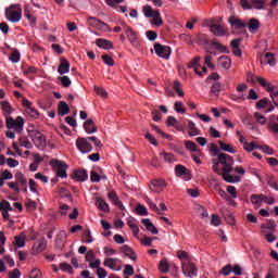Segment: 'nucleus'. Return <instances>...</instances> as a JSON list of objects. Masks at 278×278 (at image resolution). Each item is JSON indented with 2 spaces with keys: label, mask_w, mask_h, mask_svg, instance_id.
I'll list each match as a JSON object with an SVG mask.
<instances>
[{
  "label": "nucleus",
  "mask_w": 278,
  "mask_h": 278,
  "mask_svg": "<svg viewBox=\"0 0 278 278\" xmlns=\"http://www.w3.org/2000/svg\"><path fill=\"white\" fill-rule=\"evenodd\" d=\"M218 144H219L222 151H226V153H237L236 148H233L229 143H225L224 141H218Z\"/></svg>",
  "instance_id": "58836bf2"
},
{
  "label": "nucleus",
  "mask_w": 278,
  "mask_h": 278,
  "mask_svg": "<svg viewBox=\"0 0 278 278\" xmlns=\"http://www.w3.org/2000/svg\"><path fill=\"white\" fill-rule=\"evenodd\" d=\"M125 34L129 42H136V40H138V35L136 34V31H134V29H131V27L127 26L125 29Z\"/></svg>",
  "instance_id": "e433bc0d"
},
{
  "label": "nucleus",
  "mask_w": 278,
  "mask_h": 278,
  "mask_svg": "<svg viewBox=\"0 0 278 278\" xmlns=\"http://www.w3.org/2000/svg\"><path fill=\"white\" fill-rule=\"evenodd\" d=\"M87 25H89V27H93V29H99L100 31H111L110 26L105 24V22L94 16H89L87 18Z\"/></svg>",
  "instance_id": "423d86ee"
},
{
  "label": "nucleus",
  "mask_w": 278,
  "mask_h": 278,
  "mask_svg": "<svg viewBox=\"0 0 278 278\" xmlns=\"http://www.w3.org/2000/svg\"><path fill=\"white\" fill-rule=\"evenodd\" d=\"M152 131H155L156 134H160V136H162V138H165L166 140H170V135H166L165 132H163L160 127H157V125H152Z\"/></svg>",
  "instance_id": "052dcab7"
},
{
  "label": "nucleus",
  "mask_w": 278,
  "mask_h": 278,
  "mask_svg": "<svg viewBox=\"0 0 278 278\" xmlns=\"http://www.w3.org/2000/svg\"><path fill=\"white\" fill-rule=\"evenodd\" d=\"M7 127L8 129H14L16 134H21V131H23V127H25V121L21 116H17L16 119L7 117Z\"/></svg>",
  "instance_id": "39448f33"
},
{
  "label": "nucleus",
  "mask_w": 278,
  "mask_h": 278,
  "mask_svg": "<svg viewBox=\"0 0 278 278\" xmlns=\"http://www.w3.org/2000/svg\"><path fill=\"white\" fill-rule=\"evenodd\" d=\"M244 151H248L249 153H251V151H255V149H260V144H257L255 141L252 142H248L244 144L243 147Z\"/></svg>",
  "instance_id": "09e8293b"
},
{
  "label": "nucleus",
  "mask_w": 278,
  "mask_h": 278,
  "mask_svg": "<svg viewBox=\"0 0 278 278\" xmlns=\"http://www.w3.org/2000/svg\"><path fill=\"white\" fill-rule=\"evenodd\" d=\"M119 251L122 253H124V255L126 257H129V260H132V262H136V260L138 258V256L136 255V252L134 251V249H131V247L129 245H122L119 248Z\"/></svg>",
  "instance_id": "2eb2a0df"
},
{
  "label": "nucleus",
  "mask_w": 278,
  "mask_h": 278,
  "mask_svg": "<svg viewBox=\"0 0 278 278\" xmlns=\"http://www.w3.org/2000/svg\"><path fill=\"white\" fill-rule=\"evenodd\" d=\"M14 244H15L16 249H23V247H25V235L22 233L20 236H16Z\"/></svg>",
  "instance_id": "a19ab883"
},
{
  "label": "nucleus",
  "mask_w": 278,
  "mask_h": 278,
  "mask_svg": "<svg viewBox=\"0 0 278 278\" xmlns=\"http://www.w3.org/2000/svg\"><path fill=\"white\" fill-rule=\"evenodd\" d=\"M9 60L13 64H18V62H21V52L17 49L13 50L11 58H9Z\"/></svg>",
  "instance_id": "79ce46f5"
},
{
  "label": "nucleus",
  "mask_w": 278,
  "mask_h": 278,
  "mask_svg": "<svg viewBox=\"0 0 278 278\" xmlns=\"http://www.w3.org/2000/svg\"><path fill=\"white\" fill-rule=\"evenodd\" d=\"M92 144L94 147H101V141L97 137H80L76 140V148L80 153H90L92 151Z\"/></svg>",
  "instance_id": "f03ea898"
},
{
  "label": "nucleus",
  "mask_w": 278,
  "mask_h": 278,
  "mask_svg": "<svg viewBox=\"0 0 278 278\" xmlns=\"http://www.w3.org/2000/svg\"><path fill=\"white\" fill-rule=\"evenodd\" d=\"M93 90L98 97H101V99H108V91L103 87H93Z\"/></svg>",
  "instance_id": "37998d69"
},
{
  "label": "nucleus",
  "mask_w": 278,
  "mask_h": 278,
  "mask_svg": "<svg viewBox=\"0 0 278 278\" xmlns=\"http://www.w3.org/2000/svg\"><path fill=\"white\" fill-rule=\"evenodd\" d=\"M102 60L106 66H114V59H112V56L104 54L102 55Z\"/></svg>",
  "instance_id": "774afa93"
},
{
  "label": "nucleus",
  "mask_w": 278,
  "mask_h": 278,
  "mask_svg": "<svg viewBox=\"0 0 278 278\" xmlns=\"http://www.w3.org/2000/svg\"><path fill=\"white\" fill-rule=\"evenodd\" d=\"M84 129H85L86 134H97V125H94V121L87 119L84 123Z\"/></svg>",
  "instance_id": "b1692460"
},
{
  "label": "nucleus",
  "mask_w": 278,
  "mask_h": 278,
  "mask_svg": "<svg viewBox=\"0 0 278 278\" xmlns=\"http://www.w3.org/2000/svg\"><path fill=\"white\" fill-rule=\"evenodd\" d=\"M71 112V108H68V104L64 101H61L59 103V114L60 116H66Z\"/></svg>",
  "instance_id": "c9c22d12"
},
{
  "label": "nucleus",
  "mask_w": 278,
  "mask_h": 278,
  "mask_svg": "<svg viewBox=\"0 0 278 278\" xmlns=\"http://www.w3.org/2000/svg\"><path fill=\"white\" fill-rule=\"evenodd\" d=\"M269 131L278 140V124H269Z\"/></svg>",
  "instance_id": "0e129e2a"
},
{
  "label": "nucleus",
  "mask_w": 278,
  "mask_h": 278,
  "mask_svg": "<svg viewBox=\"0 0 278 278\" xmlns=\"http://www.w3.org/2000/svg\"><path fill=\"white\" fill-rule=\"evenodd\" d=\"M211 47H214L215 49H217V51H219V53H229V48H227V46H223L218 42V39H213L211 41Z\"/></svg>",
  "instance_id": "2f4dec72"
},
{
  "label": "nucleus",
  "mask_w": 278,
  "mask_h": 278,
  "mask_svg": "<svg viewBox=\"0 0 278 278\" xmlns=\"http://www.w3.org/2000/svg\"><path fill=\"white\" fill-rule=\"evenodd\" d=\"M200 60V56H195L189 63V68H194V73H197L200 77H203V75H207V67L199 65Z\"/></svg>",
  "instance_id": "9d476101"
},
{
  "label": "nucleus",
  "mask_w": 278,
  "mask_h": 278,
  "mask_svg": "<svg viewBox=\"0 0 278 278\" xmlns=\"http://www.w3.org/2000/svg\"><path fill=\"white\" fill-rule=\"evenodd\" d=\"M240 5L243 10H253V2L251 0H240Z\"/></svg>",
  "instance_id": "4d7b16f0"
},
{
  "label": "nucleus",
  "mask_w": 278,
  "mask_h": 278,
  "mask_svg": "<svg viewBox=\"0 0 278 278\" xmlns=\"http://www.w3.org/2000/svg\"><path fill=\"white\" fill-rule=\"evenodd\" d=\"M228 23L231 25L232 29H242V27H245V22L236 16L230 17Z\"/></svg>",
  "instance_id": "412c9836"
},
{
  "label": "nucleus",
  "mask_w": 278,
  "mask_h": 278,
  "mask_svg": "<svg viewBox=\"0 0 278 278\" xmlns=\"http://www.w3.org/2000/svg\"><path fill=\"white\" fill-rule=\"evenodd\" d=\"M154 52L157 58H162L163 60H170V54L173 50L168 46H163L162 43L154 45Z\"/></svg>",
  "instance_id": "0eeeda50"
},
{
  "label": "nucleus",
  "mask_w": 278,
  "mask_h": 278,
  "mask_svg": "<svg viewBox=\"0 0 278 278\" xmlns=\"http://www.w3.org/2000/svg\"><path fill=\"white\" fill-rule=\"evenodd\" d=\"M20 147L24 149H31V142L26 137L20 138Z\"/></svg>",
  "instance_id": "6e6d98bb"
},
{
  "label": "nucleus",
  "mask_w": 278,
  "mask_h": 278,
  "mask_svg": "<svg viewBox=\"0 0 278 278\" xmlns=\"http://www.w3.org/2000/svg\"><path fill=\"white\" fill-rule=\"evenodd\" d=\"M35 179H37L38 181H41L42 184H49V176L42 173L35 174Z\"/></svg>",
  "instance_id": "13d9d810"
},
{
  "label": "nucleus",
  "mask_w": 278,
  "mask_h": 278,
  "mask_svg": "<svg viewBox=\"0 0 278 278\" xmlns=\"http://www.w3.org/2000/svg\"><path fill=\"white\" fill-rule=\"evenodd\" d=\"M15 182H17L20 188H27V178L23 173L15 174Z\"/></svg>",
  "instance_id": "7c9ffc66"
},
{
  "label": "nucleus",
  "mask_w": 278,
  "mask_h": 278,
  "mask_svg": "<svg viewBox=\"0 0 278 278\" xmlns=\"http://www.w3.org/2000/svg\"><path fill=\"white\" fill-rule=\"evenodd\" d=\"M166 186H168V184H166L164 178H155L150 182V190L151 192H156L160 194V192H164Z\"/></svg>",
  "instance_id": "1a4fd4ad"
},
{
  "label": "nucleus",
  "mask_w": 278,
  "mask_h": 278,
  "mask_svg": "<svg viewBox=\"0 0 278 278\" xmlns=\"http://www.w3.org/2000/svg\"><path fill=\"white\" fill-rule=\"evenodd\" d=\"M182 273L186 277H197V266L189 260L182 262Z\"/></svg>",
  "instance_id": "f8f14e48"
},
{
  "label": "nucleus",
  "mask_w": 278,
  "mask_h": 278,
  "mask_svg": "<svg viewBox=\"0 0 278 278\" xmlns=\"http://www.w3.org/2000/svg\"><path fill=\"white\" fill-rule=\"evenodd\" d=\"M151 25H155V27H162V25H164V21L162 20V15L159 10L154 11V14L152 15Z\"/></svg>",
  "instance_id": "393cba45"
},
{
  "label": "nucleus",
  "mask_w": 278,
  "mask_h": 278,
  "mask_svg": "<svg viewBox=\"0 0 278 278\" xmlns=\"http://www.w3.org/2000/svg\"><path fill=\"white\" fill-rule=\"evenodd\" d=\"M142 225H144L146 229L150 231V233H152L153 236H157V233H160V231L157 230V227L153 225V222H151V219L143 218Z\"/></svg>",
  "instance_id": "aec40b11"
},
{
  "label": "nucleus",
  "mask_w": 278,
  "mask_h": 278,
  "mask_svg": "<svg viewBox=\"0 0 278 278\" xmlns=\"http://www.w3.org/2000/svg\"><path fill=\"white\" fill-rule=\"evenodd\" d=\"M59 80L61 81V85L63 86V88H68L72 84L71 78L68 76L59 77Z\"/></svg>",
  "instance_id": "680f3d73"
},
{
  "label": "nucleus",
  "mask_w": 278,
  "mask_h": 278,
  "mask_svg": "<svg viewBox=\"0 0 278 278\" xmlns=\"http://www.w3.org/2000/svg\"><path fill=\"white\" fill-rule=\"evenodd\" d=\"M143 14L147 18H152V16L155 14V11L151 5L143 7Z\"/></svg>",
  "instance_id": "603ef678"
},
{
  "label": "nucleus",
  "mask_w": 278,
  "mask_h": 278,
  "mask_svg": "<svg viewBox=\"0 0 278 278\" xmlns=\"http://www.w3.org/2000/svg\"><path fill=\"white\" fill-rule=\"evenodd\" d=\"M84 240L86 244H92V242H94V239L92 238V232H90V230H85Z\"/></svg>",
  "instance_id": "5fc2aeb1"
},
{
  "label": "nucleus",
  "mask_w": 278,
  "mask_h": 278,
  "mask_svg": "<svg viewBox=\"0 0 278 278\" xmlns=\"http://www.w3.org/2000/svg\"><path fill=\"white\" fill-rule=\"evenodd\" d=\"M185 147L186 149H188V151H191V153H198V155H200L201 153V150H199L197 143H194L193 141L187 140L185 142Z\"/></svg>",
  "instance_id": "4c0bfd02"
},
{
  "label": "nucleus",
  "mask_w": 278,
  "mask_h": 278,
  "mask_svg": "<svg viewBox=\"0 0 278 278\" xmlns=\"http://www.w3.org/2000/svg\"><path fill=\"white\" fill-rule=\"evenodd\" d=\"M255 80L264 88L267 92H269V96L271 92H275V86L273 84L266 81L264 77L262 76H256Z\"/></svg>",
  "instance_id": "dca6fc26"
},
{
  "label": "nucleus",
  "mask_w": 278,
  "mask_h": 278,
  "mask_svg": "<svg viewBox=\"0 0 278 278\" xmlns=\"http://www.w3.org/2000/svg\"><path fill=\"white\" fill-rule=\"evenodd\" d=\"M211 31L214 36H219V37H223L227 34V30H225V28L218 24L211 25Z\"/></svg>",
  "instance_id": "bb28decb"
},
{
  "label": "nucleus",
  "mask_w": 278,
  "mask_h": 278,
  "mask_svg": "<svg viewBox=\"0 0 278 278\" xmlns=\"http://www.w3.org/2000/svg\"><path fill=\"white\" fill-rule=\"evenodd\" d=\"M222 90L223 85L220 83H214L211 87V92L216 96H219Z\"/></svg>",
  "instance_id": "de8ad7c7"
},
{
  "label": "nucleus",
  "mask_w": 278,
  "mask_h": 278,
  "mask_svg": "<svg viewBox=\"0 0 278 278\" xmlns=\"http://www.w3.org/2000/svg\"><path fill=\"white\" fill-rule=\"evenodd\" d=\"M75 181H87L88 180V170L79 169L74 173Z\"/></svg>",
  "instance_id": "c756f323"
},
{
  "label": "nucleus",
  "mask_w": 278,
  "mask_h": 278,
  "mask_svg": "<svg viewBox=\"0 0 278 278\" xmlns=\"http://www.w3.org/2000/svg\"><path fill=\"white\" fill-rule=\"evenodd\" d=\"M261 64L262 66H275V64H277L275 54L267 52L264 56H262Z\"/></svg>",
  "instance_id": "4468645a"
},
{
  "label": "nucleus",
  "mask_w": 278,
  "mask_h": 278,
  "mask_svg": "<svg viewBox=\"0 0 278 278\" xmlns=\"http://www.w3.org/2000/svg\"><path fill=\"white\" fill-rule=\"evenodd\" d=\"M13 178H14V175L10 170L5 169L1 172L0 188L5 184V180L13 179Z\"/></svg>",
  "instance_id": "f704fd0d"
},
{
  "label": "nucleus",
  "mask_w": 278,
  "mask_h": 278,
  "mask_svg": "<svg viewBox=\"0 0 278 278\" xmlns=\"http://www.w3.org/2000/svg\"><path fill=\"white\" fill-rule=\"evenodd\" d=\"M161 156L163 157L164 162H167L168 164H173V162H176L175 155L170 153L163 152L161 153Z\"/></svg>",
  "instance_id": "3c124183"
},
{
  "label": "nucleus",
  "mask_w": 278,
  "mask_h": 278,
  "mask_svg": "<svg viewBox=\"0 0 278 278\" xmlns=\"http://www.w3.org/2000/svg\"><path fill=\"white\" fill-rule=\"evenodd\" d=\"M174 110L177 114H186V109H184V102L176 101L174 104Z\"/></svg>",
  "instance_id": "8fccbe9b"
},
{
  "label": "nucleus",
  "mask_w": 278,
  "mask_h": 278,
  "mask_svg": "<svg viewBox=\"0 0 278 278\" xmlns=\"http://www.w3.org/2000/svg\"><path fill=\"white\" fill-rule=\"evenodd\" d=\"M2 105V112L5 115L12 114V106L10 105V102H1Z\"/></svg>",
  "instance_id": "bf43d9fd"
},
{
  "label": "nucleus",
  "mask_w": 278,
  "mask_h": 278,
  "mask_svg": "<svg viewBox=\"0 0 278 278\" xmlns=\"http://www.w3.org/2000/svg\"><path fill=\"white\" fill-rule=\"evenodd\" d=\"M29 278H42V271H40L38 268H34L29 273Z\"/></svg>",
  "instance_id": "338daca9"
},
{
  "label": "nucleus",
  "mask_w": 278,
  "mask_h": 278,
  "mask_svg": "<svg viewBox=\"0 0 278 278\" xmlns=\"http://www.w3.org/2000/svg\"><path fill=\"white\" fill-rule=\"evenodd\" d=\"M211 225L213 227H219V225H220V217H218V215H216V214L211 215Z\"/></svg>",
  "instance_id": "69168bd1"
},
{
  "label": "nucleus",
  "mask_w": 278,
  "mask_h": 278,
  "mask_svg": "<svg viewBox=\"0 0 278 278\" xmlns=\"http://www.w3.org/2000/svg\"><path fill=\"white\" fill-rule=\"evenodd\" d=\"M245 27L250 31V34H255L260 29V20L252 17L248 22H245Z\"/></svg>",
  "instance_id": "ddd939ff"
},
{
  "label": "nucleus",
  "mask_w": 278,
  "mask_h": 278,
  "mask_svg": "<svg viewBox=\"0 0 278 278\" xmlns=\"http://www.w3.org/2000/svg\"><path fill=\"white\" fill-rule=\"evenodd\" d=\"M127 225L128 227H130V229L132 230V235L135 238H138V236H140V228L138 227V225L136 224V219H128L127 220Z\"/></svg>",
  "instance_id": "72a5a7b5"
},
{
  "label": "nucleus",
  "mask_w": 278,
  "mask_h": 278,
  "mask_svg": "<svg viewBox=\"0 0 278 278\" xmlns=\"http://www.w3.org/2000/svg\"><path fill=\"white\" fill-rule=\"evenodd\" d=\"M96 205L98 210H100V212H110V204H108V202H105V200H103L102 198L96 199Z\"/></svg>",
  "instance_id": "cd10ccee"
},
{
  "label": "nucleus",
  "mask_w": 278,
  "mask_h": 278,
  "mask_svg": "<svg viewBox=\"0 0 278 278\" xmlns=\"http://www.w3.org/2000/svg\"><path fill=\"white\" fill-rule=\"evenodd\" d=\"M175 173H176V177H181L186 181L190 179V177H188V169L184 165H176Z\"/></svg>",
  "instance_id": "4be33fe9"
},
{
  "label": "nucleus",
  "mask_w": 278,
  "mask_h": 278,
  "mask_svg": "<svg viewBox=\"0 0 278 278\" xmlns=\"http://www.w3.org/2000/svg\"><path fill=\"white\" fill-rule=\"evenodd\" d=\"M71 71V63L66 61V59H62L61 64L59 65L58 73L60 75H66Z\"/></svg>",
  "instance_id": "a878e982"
},
{
  "label": "nucleus",
  "mask_w": 278,
  "mask_h": 278,
  "mask_svg": "<svg viewBox=\"0 0 278 278\" xmlns=\"http://www.w3.org/2000/svg\"><path fill=\"white\" fill-rule=\"evenodd\" d=\"M116 262H118V258H112V257L105 258L104 266H106V268H111V270H115V271L123 270V267L121 265L117 266Z\"/></svg>",
  "instance_id": "6ab92c4d"
},
{
  "label": "nucleus",
  "mask_w": 278,
  "mask_h": 278,
  "mask_svg": "<svg viewBox=\"0 0 278 278\" xmlns=\"http://www.w3.org/2000/svg\"><path fill=\"white\" fill-rule=\"evenodd\" d=\"M219 273H220V275H224L225 277H228V275H231V273H232L231 264L224 266Z\"/></svg>",
  "instance_id": "e2e57ef3"
},
{
  "label": "nucleus",
  "mask_w": 278,
  "mask_h": 278,
  "mask_svg": "<svg viewBox=\"0 0 278 278\" xmlns=\"http://www.w3.org/2000/svg\"><path fill=\"white\" fill-rule=\"evenodd\" d=\"M188 134L191 138L194 136H201V130L197 128V124H194L192 121H189Z\"/></svg>",
  "instance_id": "473e14b6"
},
{
  "label": "nucleus",
  "mask_w": 278,
  "mask_h": 278,
  "mask_svg": "<svg viewBox=\"0 0 278 278\" xmlns=\"http://www.w3.org/2000/svg\"><path fill=\"white\" fill-rule=\"evenodd\" d=\"M254 118L260 125H266L268 123L266 116L262 115L260 112L254 113Z\"/></svg>",
  "instance_id": "c03bdc74"
},
{
  "label": "nucleus",
  "mask_w": 278,
  "mask_h": 278,
  "mask_svg": "<svg viewBox=\"0 0 278 278\" xmlns=\"http://www.w3.org/2000/svg\"><path fill=\"white\" fill-rule=\"evenodd\" d=\"M96 45H97V47H99V49H104L106 51H110V49H114V43H112V41H110L108 39H103V38L97 39Z\"/></svg>",
  "instance_id": "a211bd4d"
},
{
  "label": "nucleus",
  "mask_w": 278,
  "mask_h": 278,
  "mask_svg": "<svg viewBox=\"0 0 278 278\" xmlns=\"http://www.w3.org/2000/svg\"><path fill=\"white\" fill-rule=\"evenodd\" d=\"M34 249H36L38 253H41V251L47 249V240L42 239L40 241H37L34 245Z\"/></svg>",
  "instance_id": "49530a36"
},
{
  "label": "nucleus",
  "mask_w": 278,
  "mask_h": 278,
  "mask_svg": "<svg viewBox=\"0 0 278 278\" xmlns=\"http://www.w3.org/2000/svg\"><path fill=\"white\" fill-rule=\"evenodd\" d=\"M212 164L214 173L222 175L224 181H227V184L240 181L239 176H231L229 174L233 172V157L231 155L219 153L217 159H213Z\"/></svg>",
  "instance_id": "f257e3e1"
},
{
  "label": "nucleus",
  "mask_w": 278,
  "mask_h": 278,
  "mask_svg": "<svg viewBox=\"0 0 278 278\" xmlns=\"http://www.w3.org/2000/svg\"><path fill=\"white\" fill-rule=\"evenodd\" d=\"M109 199L114 203V205H116V207H118L119 210H125V205H123V202L121 201V199H118V195H116V192L111 191L109 193Z\"/></svg>",
  "instance_id": "c85d7f7f"
},
{
  "label": "nucleus",
  "mask_w": 278,
  "mask_h": 278,
  "mask_svg": "<svg viewBox=\"0 0 278 278\" xmlns=\"http://www.w3.org/2000/svg\"><path fill=\"white\" fill-rule=\"evenodd\" d=\"M91 181L92 184H99V181H101V179H106L105 176H101L99 174H97V172H91Z\"/></svg>",
  "instance_id": "864d4df0"
},
{
  "label": "nucleus",
  "mask_w": 278,
  "mask_h": 278,
  "mask_svg": "<svg viewBox=\"0 0 278 278\" xmlns=\"http://www.w3.org/2000/svg\"><path fill=\"white\" fill-rule=\"evenodd\" d=\"M5 18L9 20L10 23H18L21 18H23V10L18 4H12L10 8L5 10Z\"/></svg>",
  "instance_id": "20e7f679"
},
{
  "label": "nucleus",
  "mask_w": 278,
  "mask_h": 278,
  "mask_svg": "<svg viewBox=\"0 0 278 278\" xmlns=\"http://www.w3.org/2000/svg\"><path fill=\"white\" fill-rule=\"evenodd\" d=\"M49 164L52 166V170L56 173V177H60L61 179H66L68 177V174H66V170L68 169L66 162L52 159Z\"/></svg>",
  "instance_id": "7ed1b4c3"
},
{
  "label": "nucleus",
  "mask_w": 278,
  "mask_h": 278,
  "mask_svg": "<svg viewBox=\"0 0 278 278\" xmlns=\"http://www.w3.org/2000/svg\"><path fill=\"white\" fill-rule=\"evenodd\" d=\"M217 64L220 66V68L229 71L231 68V59L227 55H222L218 58Z\"/></svg>",
  "instance_id": "f3484780"
},
{
  "label": "nucleus",
  "mask_w": 278,
  "mask_h": 278,
  "mask_svg": "<svg viewBox=\"0 0 278 278\" xmlns=\"http://www.w3.org/2000/svg\"><path fill=\"white\" fill-rule=\"evenodd\" d=\"M31 140L37 149H45L47 147V138L42 132L35 130L30 132Z\"/></svg>",
  "instance_id": "6e6552de"
},
{
  "label": "nucleus",
  "mask_w": 278,
  "mask_h": 278,
  "mask_svg": "<svg viewBox=\"0 0 278 278\" xmlns=\"http://www.w3.org/2000/svg\"><path fill=\"white\" fill-rule=\"evenodd\" d=\"M159 270L161 273H168L170 270V266L168 265V262H166V260L160 261Z\"/></svg>",
  "instance_id": "a18cd8bd"
},
{
  "label": "nucleus",
  "mask_w": 278,
  "mask_h": 278,
  "mask_svg": "<svg viewBox=\"0 0 278 278\" xmlns=\"http://www.w3.org/2000/svg\"><path fill=\"white\" fill-rule=\"evenodd\" d=\"M264 194H252L250 198V201L254 207H262V204L264 203Z\"/></svg>",
  "instance_id": "5701e85b"
},
{
  "label": "nucleus",
  "mask_w": 278,
  "mask_h": 278,
  "mask_svg": "<svg viewBox=\"0 0 278 278\" xmlns=\"http://www.w3.org/2000/svg\"><path fill=\"white\" fill-rule=\"evenodd\" d=\"M252 2V10H264L266 0H250Z\"/></svg>",
  "instance_id": "ea45409f"
},
{
  "label": "nucleus",
  "mask_w": 278,
  "mask_h": 278,
  "mask_svg": "<svg viewBox=\"0 0 278 278\" xmlns=\"http://www.w3.org/2000/svg\"><path fill=\"white\" fill-rule=\"evenodd\" d=\"M23 108H25L26 114L30 116L31 118H38L40 116V113H38V110L34 108V104L31 101L27 100V98L23 99Z\"/></svg>",
  "instance_id": "9b49d317"
}]
</instances>
